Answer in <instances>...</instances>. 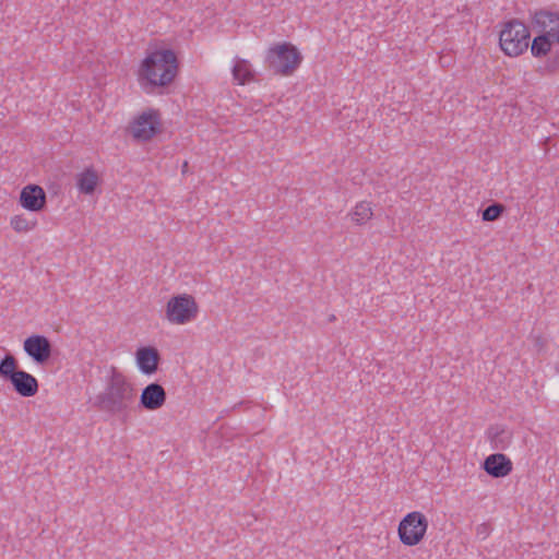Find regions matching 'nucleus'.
<instances>
[{"mask_svg": "<svg viewBox=\"0 0 559 559\" xmlns=\"http://www.w3.org/2000/svg\"><path fill=\"white\" fill-rule=\"evenodd\" d=\"M199 307L188 294L171 297L166 306V318L173 324H186L195 319Z\"/></svg>", "mask_w": 559, "mask_h": 559, "instance_id": "obj_5", "label": "nucleus"}, {"mask_svg": "<svg viewBox=\"0 0 559 559\" xmlns=\"http://www.w3.org/2000/svg\"><path fill=\"white\" fill-rule=\"evenodd\" d=\"M504 211V206L500 203H492L483 211V221L492 222L498 219Z\"/></svg>", "mask_w": 559, "mask_h": 559, "instance_id": "obj_21", "label": "nucleus"}, {"mask_svg": "<svg viewBox=\"0 0 559 559\" xmlns=\"http://www.w3.org/2000/svg\"><path fill=\"white\" fill-rule=\"evenodd\" d=\"M135 357L138 367L144 374H153L157 371L160 356L155 347H140Z\"/></svg>", "mask_w": 559, "mask_h": 559, "instance_id": "obj_13", "label": "nucleus"}, {"mask_svg": "<svg viewBox=\"0 0 559 559\" xmlns=\"http://www.w3.org/2000/svg\"><path fill=\"white\" fill-rule=\"evenodd\" d=\"M233 75L234 79L238 81L239 84H246L247 82H250L253 79L254 72L247 60L237 59L233 68Z\"/></svg>", "mask_w": 559, "mask_h": 559, "instance_id": "obj_16", "label": "nucleus"}, {"mask_svg": "<svg viewBox=\"0 0 559 559\" xmlns=\"http://www.w3.org/2000/svg\"><path fill=\"white\" fill-rule=\"evenodd\" d=\"M177 69L173 50H156L143 60L140 74L153 86H166L175 79Z\"/></svg>", "mask_w": 559, "mask_h": 559, "instance_id": "obj_2", "label": "nucleus"}, {"mask_svg": "<svg viewBox=\"0 0 559 559\" xmlns=\"http://www.w3.org/2000/svg\"><path fill=\"white\" fill-rule=\"evenodd\" d=\"M135 391L126 377L114 370L104 392L97 395L95 405L110 415H126L134 402Z\"/></svg>", "mask_w": 559, "mask_h": 559, "instance_id": "obj_1", "label": "nucleus"}, {"mask_svg": "<svg viewBox=\"0 0 559 559\" xmlns=\"http://www.w3.org/2000/svg\"><path fill=\"white\" fill-rule=\"evenodd\" d=\"M428 528V520L421 512L406 514L399 524V537L406 546L418 545Z\"/></svg>", "mask_w": 559, "mask_h": 559, "instance_id": "obj_6", "label": "nucleus"}, {"mask_svg": "<svg viewBox=\"0 0 559 559\" xmlns=\"http://www.w3.org/2000/svg\"><path fill=\"white\" fill-rule=\"evenodd\" d=\"M530 38L527 26L514 19L504 23L500 31L499 45L507 56L518 57L527 50Z\"/></svg>", "mask_w": 559, "mask_h": 559, "instance_id": "obj_4", "label": "nucleus"}, {"mask_svg": "<svg viewBox=\"0 0 559 559\" xmlns=\"http://www.w3.org/2000/svg\"><path fill=\"white\" fill-rule=\"evenodd\" d=\"M552 43V39L548 35L539 33L532 41V55L536 58L546 56L550 51Z\"/></svg>", "mask_w": 559, "mask_h": 559, "instance_id": "obj_17", "label": "nucleus"}, {"mask_svg": "<svg viewBox=\"0 0 559 559\" xmlns=\"http://www.w3.org/2000/svg\"><path fill=\"white\" fill-rule=\"evenodd\" d=\"M302 56L290 43H278L271 46L265 55L266 67L274 74L282 76L292 75L300 66Z\"/></svg>", "mask_w": 559, "mask_h": 559, "instance_id": "obj_3", "label": "nucleus"}, {"mask_svg": "<svg viewBox=\"0 0 559 559\" xmlns=\"http://www.w3.org/2000/svg\"><path fill=\"white\" fill-rule=\"evenodd\" d=\"M159 114L155 110L142 112L131 124L130 131L134 139L147 141L159 131Z\"/></svg>", "mask_w": 559, "mask_h": 559, "instance_id": "obj_7", "label": "nucleus"}, {"mask_svg": "<svg viewBox=\"0 0 559 559\" xmlns=\"http://www.w3.org/2000/svg\"><path fill=\"white\" fill-rule=\"evenodd\" d=\"M532 27L538 33L548 35L559 44V13L549 10H537L532 15Z\"/></svg>", "mask_w": 559, "mask_h": 559, "instance_id": "obj_8", "label": "nucleus"}, {"mask_svg": "<svg viewBox=\"0 0 559 559\" xmlns=\"http://www.w3.org/2000/svg\"><path fill=\"white\" fill-rule=\"evenodd\" d=\"M20 370L17 368V360L12 354H7L0 360V378L11 381Z\"/></svg>", "mask_w": 559, "mask_h": 559, "instance_id": "obj_18", "label": "nucleus"}, {"mask_svg": "<svg viewBox=\"0 0 559 559\" xmlns=\"http://www.w3.org/2000/svg\"><path fill=\"white\" fill-rule=\"evenodd\" d=\"M14 391L23 397H32L38 392V381L31 373L20 370L17 374L11 379Z\"/></svg>", "mask_w": 559, "mask_h": 559, "instance_id": "obj_14", "label": "nucleus"}, {"mask_svg": "<svg viewBox=\"0 0 559 559\" xmlns=\"http://www.w3.org/2000/svg\"><path fill=\"white\" fill-rule=\"evenodd\" d=\"M557 371L559 372V366L557 367Z\"/></svg>", "mask_w": 559, "mask_h": 559, "instance_id": "obj_25", "label": "nucleus"}, {"mask_svg": "<svg viewBox=\"0 0 559 559\" xmlns=\"http://www.w3.org/2000/svg\"><path fill=\"white\" fill-rule=\"evenodd\" d=\"M23 348L32 360L38 365L47 362L52 352L50 341L46 336L39 334H34L25 338Z\"/></svg>", "mask_w": 559, "mask_h": 559, "instance_id": "obj_9", "label": "nucleus"}, {"mask_svg": "<svg viewBox=\"0 0 559 559\" xmlns=\"http://www.w3.org/2000/svg\"><path fill=\"white\" fill-rule=\"evenodd\" d=\"M490 532L491 527L488 523H481L476 527V536L481 540L486 539L489 536Z\"/></svg>", "mask_w": 559, "mask_h": 559, "instance_id": "obj_23", "label": "nucleus"}, {"mask_svg": "<svg viewBox=\"0 0 559 559\" xmlns=\"http://www.w3.org/2000/svg\"><path fill=\"white\" fill-rule=\"evenodd\" d=\"M187 167H188V163H187V162H185V163H183V165H182V171H183V173L186 171Z\"/></svg>", "mask_w": 559, "mask_h": 559, "instance_id": "obj_24", "label": "nucleus"}, {"mask_svg": "<svg viewBox=\"0 0 559 559\" xmlns=\"http://www.w3.org/2000/svg\"><path fill=\"white\" fill-rule=\"evenodd\" d=\"M36 225L35 219H29L23 215H15L11 218V226L15 231H28Z\"/></svg>", "mask_w": 559, "mask_h": 559, "instance_id": "obj_20", "label": "nucleus"}, {"mask_svg": "<svg viewBox=\"0 0 559 559\" xmlns=\"http://www.w3.org/2000/svg\"><path fill=\"white\" fill-rule=\"evenodd\" d=\"M350 215L353 222H355L358 225L367 223L372 216L370 203L365 201L358 203Z\"/></svg>", "mask_w": 559, "mask_h": 559, "instance_id": "obj_19", "label": "nucleus"}, {"mask_svg": "<svg viewBox=\"0 0 559 559\" xmlns=\"http://www.w3.org/2000/svg\"><path fill=\"white\" fill-rule=\"evenodd\" d=\"M165 389L157 382L147 384L140 395V405L147 411L159 409L166 402Z\"/></svg>", "mask_w": 559, "mask_h": 559, "instance_id": "obj_10", "label": "nucleus"}, {"mask_svg": "<svg viewBox=\"0 0 559 559\" xmlns=\"http://www.w3.org/2000/svg\"><path fill=\"white\" fill-rule=\"evenodd\" d=\"M492 430L493 429H490V435H491V440H492V443L495 444V448L504 449L506 443L510 439V433L504 429H500L495 432H492Z\"/></svg>", "mask_w": 559, "mask_h": 559, "instance_id": "obj_22", "label": "nucleus"}, {"mask_svg": "<svg viewBox=\"0 0 559 559\" xmlns=\"http://www.w3.org/2000/svg\"><path fill=\"white\" fill-rule=\"evenodd\" d=\"M97 183L98 176L93 169H86L78 176V188L82 193H93Z\"/></svg>", "mask_w": 559, "mask_h": 559, "instance_id": "obj_15", "label": "nucleus"}, {"mask_svg": "<svg viewBox=\"0 0 559 559\" xmlns=\"http://www.w3.org/2000/svg\"><path fill=\"white\" fill-rule=\"evenodd\" d=\"M483 467L491 477L501 478L511 473L512 462L504 454L495 453L485 459Z\"/></svg>", "mask_w": 559, "mask_h": 559, "instance_id": "obj_12", "label": "nucleus"}, {"mask_svg": "<svg viewBox=\"0 0 559 559\" xmlns=\"http://www.w3.org/2000/svg\"><path fill=\"white\" fill-rule=\"evenodd\" d=\"M20 203L27 211L38 212L46 205V192L37 185H28L20 193Z\"/></svg>", "mask_w": 559, "mask_h": 559, "instance_id": "obj_11", "label": "nucleus"}]
</instances>
